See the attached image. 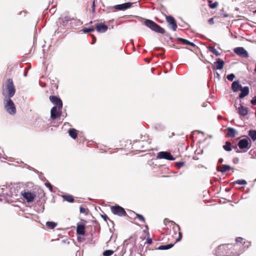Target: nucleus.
Here are the masks:
<instances>
[{"label": "nucleus", "mask_w": 256, "mask_h": 256, "mask_svg": "<svg viewBox=\"0 0 256 256\" xmlns=\"http://www.w3.org/2000/svg\"><path fill=\"white\" fill-rule=\"evenodd\" d=\"M112 212L114 214H117L119 216H124L126 214L124 210L120 206H112L111 208Z\"/></svg>", "instance_id": "423d86ee"}, {"label": "nucleus", "mask_w": 256, "mask_h": 256, "mask_svg": "<svg viewBox=\"0 0 256 256\" xmlns=\"http://www.w3.org/2000/svg\"><path fill=\"white\" fill-rule=\"evenodd\" d=\"M51 114V118L52 120H54L60 117L62 113H50Z\"/></svg>", "instance_id": "473e14b6"}, {"label": "nucleus", "mask_w": 256, "mask_h": 256, "mask_svg": "<svg viewBox=\"0 0 256 256\" xmlns=\"http://www.w3.org/2000/svg\"><path fill=\"white\" fill-rule=\"evenodd\" d=\"M208 50L210 52H212L216 56H219L220 54V53L213 46H209Z\"/></svg>", "instance_id": "393cba45"}, {"label": "nucleus", "mask_w": 256, "mask_h": 256, "mask_svg": "<svg viewBox=\"0 0 256 256\" xmlns=\"http://www.w3.org/2000/svg\"><path fill=\"white\" fill-rule=\"evenodd\" d=\"M235 77V76L234 74H228V76H227V78L228 80L232 82L234 80V78Z\"/></svg>", "instance_id": "72a5a7b5"}, {"label": "nucleus", "mask_w": 256, "mask_h": 256, "mask_svg": "<svg viewBox=\"0 0 256 256\" xmlns=\"http://www.w3.org/2000/svg\"><path fill=\"white\" fill-rule=\"evenodd\" d=\"M102 218H104V219L106 220V216H102Z\"/></svg>", "instance_id": "3c124183"}, {"label": "nucleus", "mask_w": 256, "mask_h": 256, "mask_svg": "<svg viewBox=\"0 0 256 256\" xmlns=\"http://www.w3.org/2000/svg\"><path fill=\"white\" fill-rule=\"evenodd\" d=\"M240 90L241 91V92L239 94V98H244L249 94V88L248 86L242 87Z\"/></svg>", "instance_id": "2eb2a0df"}, {"label": "nucleus", "mask_w": 256, "mask_h": 256, "mask_svg": "<svg viewBox=\"0 0 256 256\" xmlns=\"http://www.w3.org/2000/svg\"><path fill=\"white\" fill-rule=\"evenodd\" d=\"M114 253V251L112 250H106L103 252L104 256H110Z\"/></svg>", "instance_id": "2f4dec72"}, {"label": "nucleus", "mask_w": 256, "mask_h": 256, "mask_svg": "<svg viewBox=\"0 0 256 256\" xmlns=\"http://www.w3.org/2000/svg\"><path fill=\"white\" fill-rule=\"evenodd\" d=\"M49 98L51 102L55 105L52 108L50 112H62V102L60 98L55 96H50Z\"/></svg>", "instance_id": "f257e3e1"}, {"label": "nucleus", "mask_w": 256, "mask_h": 256, "mask_svg": "<svg viewBox=\"0 0 256 256\" xmlns=\"http://www.w3.org/2000/svg\"><path fill=\"white\" fill-rule=\"evenodd\" d=\"M240 115H241L242 116H245L247 114V113H244V112H243V113H240Z\"/></svg>", "instance_id": "de8ad7c7"}, {"label": "nucleus", "mask_w": 256, "mask_h": 256, "mask_svg": "<svg viewBox=\"0 0 256 256\" xmlns=\"http://www.w3.org/2000/svg\"><path fill=\"white\" fill-rule=\"evenodd\" d=\"M209 22L210 24L213 23V18H211L210 19Z\"/></svg>", "instance_id": "49530a36"}, {"label": "nucleus", "mask_w": 256, "mask_h": 256, "mask_svg": "<svg viewBox=\"0 0 256 256\" xmlns=\"http://www.w3.org/2000/svg\"><path fill=\"white\" fill-rule=\"evenodd\" d=\"M76 233L78 234L84 235L85 234V226L80 224H78L76 228Z\"/></svg>", "instance_id": "f3484780"}, {"label": "nucleus", "mask_w": 256, "mask_h": 256, "mask_svg": "<svg viewBox=\"0 0 256 256\" xmlns=\"http://www.w3.org/2000/svg\"><path fill=\"white\" fill-rule=\"evenodd\" d=\"M179 236H180V238H179V239H178V240H176V241H178V240H180L181 238V236H182V234H181V233H180V232L179 233Z\"/></svg>", "instance_id": "8fccbe9b"}, {"label": "nucleus", "mask_w": 256, "mask_h": 256, "mask_svg": "<svg viewBox=\"0 0 256 256\" xmlns=\"http://www.w3.org/2000/svg\"><path fill=\"white\" fill-rule=\"evenodd\" d=\"M62 197L68 202H72L74 201V198L71 195H62Z\"/></svg>", "instance_id": "4be33fe9"}, {"label": "nucleus", "mask_w": 256, "mask_h": 256, "mask_svg": "<svg viewBox=\"0 0 256 256\" xmlns=\"http://www.w3.org/2000/svg\"><path fill=\"white\" fill-rule=\"evenodd\" d=\"M144 24L150 28L152 30L156 32L164 34L165 33V30L152 20H146L144 22Z\"/></svg>", "instance_id": "f03ea898"}, {"label": "nucleus", "mask_w": 256, "mask_h": 256, "mask_svg": "<svg viewBox=\"0 0 256 256\" xmlns=\"http://www.w3.org/2000/svg\"><path fill=\"white\" fill-rule=\"evenodd\" d=\"M91 36H92V44H94L96 42V38L95 37V36L93 34H91Z\"/></svg>", "instance_id": "a19ab883"}, {"label": "nucleus", "mask_w": 256, "mask_h": 256, "mask_svg": "<svg viewBox=\"0 0 256 256\" xmlns=\"http://www.w3.org/2000/svg\"><path fill=\"white\" fill-rule=\"evenodd\" d=\"M94 28L98 32L100 33L105 32L108 29V26L102 22L95 24Z\"/></svg>", "instance_id": "9b49d317"}, {"label": "nucleus", "mask_w": 256, "mask_h": 256, "mask_svg": "<svg viewBox=\"0 0 256 256\" xmlns=\"http://www.w3.org/2000/svg\"><path fill=\"white\" fill-rule=\"evenodd\" d=\"M136 218L140 221L142 222H144V216L140 214H136Z\"/></svg>", "instance_id": "f704fd0d"}, {"label": "nucleus", "mask_w": 256, "mask_h": 256, "mask_svg": "<svg viewBox=\"0 0 256 256\" xmlns=\"http://www.w3.org/2000/svg\"><path fill=\"white\" fill-rule=\"evenodd\" d=\"M45 185L50 188V191H52V186L49 182H46Z\"/></svg>", "instance_id": "ea45409f"}, {"label": "nucleus", "mask_w": 256, "mask_h": 256, "mask_svg": "<svg viewBox=\"0 0 256 256\" xmlns=\"http://www.w3.org/2000/svg\"><path fill=\"white\" fill-rule=\"evenodd\" d=\"M234 51L235 54L241 57L246 58L248 56V52L242 47L236 48H234Z\"/></svg>", "instance_id": "6e6552de"}, {"label": "nucleus", "mask_w": 256, "mask_h": 256, "mask_svg": "<svg viewBox=\"0 0 256 256\" xmlns=\"http://www.w3.org/2000/svg\"><path fill=\"white\" fill-rule=\"evenodd\" d=\"M234 162L235 163H236V160H234Z\"/></svg>", "instance_id": "864d4df0"}, {"label": "nucleus", "mask_w": 256, "mask_h": 256, "mask_svg": "<svg viewBox=\"0 0 256 256\" xmlns=\"http://www.w3.org/2000/svg\"><path fill=\"white\" fill-rule=\"evenodd\" d=\"M248 142L246 139H242L238 142V146L241 149L248 148Z\"/></svg>", "instance_id": "a211bd4d"}, {"label": "nucleus", "mask_w": 256, "mask_h": 256, "mask_svg": "<svg viewBox=\"0 0 256 256\" xmlns=\"http://www.w3.org/2000/svg\"><path fill=\"white\" fill-rule=\"evenodd\" d=\"M176 40L181 42L183 44H184V45H190L193 47L196 46V45L194 43L188 41L187 40H186V39H184V38H176Z\"/></svg>", "instance_id": "6ab92c4d"}, {"label": "nucleus", "mask_w": 256, "mask_h": 256, "mask_svg": "<svg viewBox=\"0 0 256 256\" xmlns=\"http://www.w3.org/2000/svg\"><path fill=\"white\" fill-rule=\"evenodd\" d=\"M208 6L211 8H217L218 6V2H212V0H208Z\"/></svg>", "instance_id": "c85d7f7f"}, {"label": "nucleus", "mask_w": 256, "mask_h": 256, "mask_svg": "<svg viewBox=\"0 0 256 256\" xmlns=\"http://www.w3.org/2000/svg\"><path fill=\"white\" fill-rule=\"evenodd\" d=\"M224 150L230 152L232 150L231 144L228 142H226V144L223 146Z\"/></svg>", "instance_id": "c756f323"}, {"label": "nucleus", "mask_w": 256, "mask_h": 256, "mask_svg": "<svg viewBox=\"0 0 256 256\" xmlns=\"http://www.w3.org/2000/svg\"><path fill=\"white\" fill-rule=\"evenodd\" d=\"M234 162L235 163H236V160H234Z\"/></svg>", "instance_id": "603ef678"}, {"label": "nucleus", "mask_w": 256, "mask_h": 256, "mask_svg": "<svg viewBox=\"0 0 256 256\" xmlns=\"http://www.w3.org/2000/svg\"><path fill=\"white\" fill-rule=\"evenodd\" d=\"M157 158L160 159H166L170 160H174L175 158L172 155L167 152H160L158 154Z\"/></svg>", "instance_id": "1a4fd4ad"}, {"label": "nucleus", "mask_w": 256, "mask_h": 256, "mask_svg": "<svg viewBox=\"0 0 256 256\" xmlns=\"http://www.w3.org/2000/svg\"><path fill=\"white\" fill-rule=\"evenodd\" d=\"M224 65V62L222 60H220V58H218L216 60V61L214 62V69L222 70L223 68Z\"/></svg>", "instance_id": "dca6fc26"}, {"label": "nucleus", "mask_w": 256, "mask_h": 256, "mask_svg": "<svg viewBox=\"0 0 256 256\" xmlns=\"http://www.w3.org/2000/svg\"><path fill=\"white\" fill-rule=\"evenodd\" d=\"M218 162L220 163H222L223 162V159L222 158H220L219 160H218Z\"/></svg>", "instance_id": "09e8293b"}, {"label": "nucleus", "mask_w": 256, "mask_h": 256, "mask_svg": "<svg viewBox=\"0 0 256 256\" xmlns=\"http://www.w3.org/2000/svg\"><path fill=\"white\" fill-rule=\"evenodd\" d=\"M21 194L28 202H32L36 197V195L34 194V193L28 191H24L23 192H22Z\"/></svg>", "instance_id": "9d476101"}, {"label": "nucleus", "mask_w": 256, "mask_h": 256, "mask_svg": "<svg viewBox=\"0 0 256 256\" xmlns=\"http://www.w3.org/2000/svg\"><path fill=\"white\" fill-rule=\"evenodd\" d=\"M68 133L69 136L73 139H76L77 138L78 131L76 129L70 128L68 131Z\"/></svg>", "instance_id": "aec40b11"}, {"label": "nucleus", "mask_w": 256, "mask_h": 256, "mask_svg": "<svg viewBox=\"0 0 256 256\" xmlns=\"http://www.w3.org/2000/svg\"><path fill=\"white\" fill-rule=\"evenodd\" d=\"M234 162L235 163H236V160H234Z\"/></svg>", "instance_id": "5fc2aeb1"}, {"label": "nucleus", "mask_w": 256, "mask_h": 256, "mask_svg": "<svg viewBox=\"0 0 256 256\" xmlns=\"http://www.w3.org/2000/svg\"><path fill=\"white\" fill-rule=\"evenodd\" d=\"M231 169V167L228 165L224 164L220 167V170L222 172H224L226 171H228Z\"/></svg>", "instance_id": "5701e85b"}, {"label": "nucleus", "mask_w": 256, "mask_h": 256, "mask_svg": "<svg viewBox=\"0 0 256 256\" xmlns=\"http://www.w3.org/2000/svg\"><path fill=\"white\" fill-rule=\"evenodd\" d=\"M74 20V18H71L69 16H66L64 18H59V23L62 26L64 27L66 26L68 23L70 22L72 20Z\"/></svg>", "instance_id": "ddd939ff"}, {"label": "nucleus", "mask_w": 256, "mask_h": 256, "mask_svg": "<svg viewBox=\"0 0 256 256\" xmlns=\"http://www.w3.org/2000/svg\"><path fill=\"white\" fill-rule=\"evenodd\" d=\"M46 226L48 228L52 229L57 226V224L53 222H46Z\"/></svg>", "instance_id": "bb28decb"}, {"label": "nucleus", "mask_w": 256, "mask_h": 256, "mask_svg": "<svg viewBox=\"0 0 256 256\" xmlns=\"http://www.w3.org/2000/svg\"><path fill=\"white\" fill-rule=\"evenodd\" d=\"M231 88L234 92H238L241 90L242 86L238 80L232 83Z\"/></svg>", "instance_id": "4468645a"}, {"label": "nucleus", "mask_w": 256, "mask_h": 256, "mask_svg": "<svg viewBox=\"0 0 256 256\" xmlns=\"http://www.w3.org/2000/svg\"><path fill=\"white\" fill-rule=\"evenodd\" d=\"M184 162H177L176 163V165L178 167V168H180L182 166H184Z\"/></svg>", "instance_id": "e433bc0d"}, {"label": "nucleus", "mask_w": 256, "mask_h": 256, "mask_svg": "<svg viewBox=\"0 0 256 256\" xmlns=\"http://www.w3.org/2000/svg\"><path fill=\"white\" fill-rule=\"evenodd\" d=\"M94 29H95L94 26H90L89 28H84L82 29V31L84 33H88V32H94Z\"/></svg>", "instance_id": "cd10ccee"}, {"label": "nucleus", "mask_w": 256, "mask_h": 256, "mask_svg": "<svg viewBox=\"0 0 256 256\" xmlns=\"http://www.w3.org/2000/svg\"><path fill=\"white\" fill-rule=\"evenodd\" d=\"M235 184L240 185H246V182L244 180H238L234 182Z\"/></svg>", "instance_id": "7c9ffc66"}, {"label": "nucleus", "mask_w": 256, "mask_h": 256, "mask_svg": "<svg viewBox=\"0 0 256 256\" xmlns=\"http://www.w3.org/2000/svg\"><path fill=\"white\" fill-rule=\"evenodd\" d=\"M134 3L126 2L121 4H118L114 6V8L118 10H124L130 8Z\"/></svg>", "instance_id": "f8f14e48"}, {"label": "nucleus", "mask_w": 256, "mask_h": 256, "mask_svg": "<svg viewBox=\"0 0 256 256\" xmlns=\"http://www.w3.org/2000/svg\"><path fill=\"white\" fill-rule=\"evenodd\" d=\"M248 135L253 140H256V130H250Z\"/></svg>", "instance_id": "a878e982"}, {"label": "nucleus", "mask_w": 256, "mask_h": 256, "mask_svg": "<svg viewBox=\"0 0 256 256\" xmlns=\"http://www.w3.org/2000/svg\"><path fill=\"white\" fill-rule=\"evenodd\" d=\"M238 109H239L238 112H247L246 109L242 106L240 105V106L238 107Z\"/></svg>", "instance_id": "c9c22d12"}, {"label": "nucleus", "mask_w": 256, "mask_h": 256, "mask_svg": "<svg viewBox=\"0 0 256 256\" xmlns=\"http://www.w3.org/2000/svg\"><path fill=\"white\" fill-rule=\"evenodd\" d=\"M254 12L256 14V10Z\"/></svg>", "instance_id": "4d7b16f0"}, {"label": "nucleus", "mask_w": 256, "mask_h": 256, "mask_svg": "<svg viewBox=\"0 0 256 256\" xmlns=\"http://www.w3.org/2000/svg\"><path fill=\"white\" fill-rule=\"evenodd\" d=\"M236 130L232 128H227V134L230 138H234L236 136Z\"/></svg>", "instance_id": "412c9836"}, {"label": "nucleus", "mask_w": 256, "mask_h": 256, "mask_svg": "<svg viewBox=\"0 0 256 256\" xmlns=\"http://www.w3.org/2000/svg\"><path fill=\"white\" fill-rule=\"evenodd\" d=\"M251 104L252 105H256V96H254L251 100Z\"/></svg>", "instance_id": "58836bf2"}, {"label": "nucleus", "mask_w": 256, "mask_h": 256, "mask_svg": "<svg viewBox=\"0 0 256 256\" xmlns=\"http://www.w3.org/2000/svg\"><path fill=\"white\" fill-rule=\"evenodd\" d=\"M80 212L81 213H82V214H84V213L86 212V209L84 208H82V207L80 208Z\"/></svg>", "instance_id": "37998d69"}, {"label": "nucleus", "mask_w": 256, "mask_h": 256, "mask_svg": "<svg viewBox=\"0 0 256 256\" xmlns=\"http://www.w3.org/2000/svg\"><path fill=\"white\" fill-rule=\"evenodd\" d=\"M6 102L5 103V108L8 112H16V108L15 105L10 98L6 100Z\"/></svg>", "instance_id": "0eeeda50"}, {"label": "nucleus", "mask_w": 256, "mask_h": 256, "mask_svg": "<svg viewBox=\"0 0 256 256\" xmlns=\"http://www.w3.org/2000/svg\"><path fill=\"white\" fill-rule=\"evenodd\" d=\"M168 27L173 31H176L178 26L176 20L171 16H166V17Z\"/></svg>", "instance_id": "20e7f679"}, {"label": "nucleus", "mask_w": 256, "mask_h": 256, "mask_svg": "<svg viewBox=\"0 0 256 256\" xmlns=\"http://www.w3.org/2000/svg\"><path fill=\"white\" fill-rule=\"evenodd\" d=\"M92 12H95V0H94L92 1Z\"/></svg>", "instance_id": "4c0bfd02"}, {"label": "nucleus", "mask_w": 256, "mask_h": 256, "mask_svg": "<svg viewBox=\"0 0 256 256\" xmlns=\"http://www.w3.org/2000/svg\"><path fill=\"white\" fill-rule=\"evenodd\" d=\"M242 240V238H240V237H238V238H236V242H241Z\"/></svg>", "instance_id": "c03bdc74"}, {"label": "nucleus", "mask_w": 256, "mask_h": 256, "mask_svg": "<svg viewBox=\"0 0 256 256\" xmlns=\"http://www.w3.org/2000/svg\"><path fill=\"white\" fill-rule=\"evenodd\" d=\"M232 247V244H230L220 246L216 250V253L218 255L224 256L228 254L226 251Z\"/></svg>", "instance_id": "39448f33"}, {"label": "nucleus", "mask_w": 256, "mask_h": 256, "mask_svg": "<svg viewBox=\"0 0 256 256\" xmlns=\"http://www.w3.org/2000/svg\"><path fill=\"white\" fill-rule=\"evenodd\" d=\"M27 11L26 10H22V11H21L20 12V14H24V16H26V14H27Z\"/></svg>", "instance_id": "79ce46f5"}, {"label": "nucleus", "mask_w": 256, "mask_h": 256, "mask_svg": "<svg viewBox=\"0 0 256 256\" xmlns=\"http://www.w3.org/2000/svg\"><path fill=\"white\" fill-rule=\"evenodd\" d=\"M174 246V244H170L166 245L160 246L158 247V250H168L171 248H172Z\"/></svg>", "instance_id": "b1692460"}, {"label": "nucleus", "mask_w": 256, "mask_h": 256, "mask_svg": "<svg viewBox=\"0 0 256 256\" xmlns=\"http://www.w3.org/2000/svg\"><path fill=\"white\" fill-rule=\"evenodd\" d=\"M146 242L148 244H151L152 243V239H150V238H147Z\"/></svg>", "instance_id": "a18cd8bd"}, {"label": "nucleus", "mask_w": 256, "mask_h": 256, "mask_svg": "<svg viewBox=\"0 0 256 256\" xmlns=\"http://www.w3.org/2000/svg\"><path fill=\"white\" fill-rule=\"evenodd\" d=\"M8 98H12L15 94L16 88L12 78H8L5 84Z\"/></svg>", "instance_id": "7ed1b4c3"}, {"label": "nucleus", "mask_w": 256, "mask_h": 256, "mask_svg": "<svg viewBox=\"0 0 256 256\" xmlns=\"http://www.w3.org/2000/svg\"><path fill=\"white\" fill-rule=\"evenodd\" d=\"M92 21H90V24H92Z\"/></svg>", "instance_id": "6e6d98bb"}]
</instances>
